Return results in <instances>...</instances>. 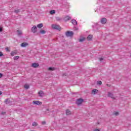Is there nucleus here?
Wrapping results in <instances>:
<instances>
[{"label": "nucleus", "mask_w": 131, "mask_h": 131, "mask_svg": "<svg viewBox=\"0 0 131 131\" xmlns=\"http://www.w3.org/2000/svg\"><path fill=\"white\" fill-rule=\"evenodd\" d=\"M98 92V90L97 89H94L92 90V94L93 95H96L97 94V92Z\"/></svg>", "instance_id": "14"}, {"label": "nucleus", "mask_w": 131, "mask_h": 131, "mask_svg": "<svg viewBox=\"0 0 131 131\" xmlns=\"http://www.w3.org/2000/svg\"><path fill=\"white\" fill-rule=\"evenodd\" d=\"M47 111H49V109H47Z\"/></svg>", "instance_id": "41"}, {"label": "nucleus", "mask_w": 131, "mask_h": 131, "mask_svg": "<svg viewBox=\"0 0 131 131\" xmlns=\"http://www.w3.org/2000/svg\"><path fill=\"white\" fill-rule=\"evenodd\" d=\"M69 20H71V17L69 16H67L64 18V20L67 22V21H69Z\"/></svg>", "instance_id": "9"}, {"label": "nucleus", "mask_w": 131, "mask_h": 131, "mask_svg": "<svg viewBox=\"0 0 131 131\" xmlns=\"http://www.w3.org/2000/svg\"><path fill=\"white\" fill-rule=\"evenodd\" d=\"M27 46H28L27 42H23L21 44V47H22V48H25V47H27Z\"/></svg>", "instance_id": "10"}, {"label": "nucleus", "mask_w": 131, "mask_h": 131, "mask_svg": "<svg viewBox=\"0 0 131 131\" xmlns=\"http://www.w3.org/2000/svg\"><path fill=\"white\" fill-rule=\"evenodd\" d=\"M40 33H41V34H45V33H46V31L41 30L40 31Z\"/></svg>", "instance_id": "24"}, {"label": "nucleus", "mask_w": 131, "mask_h": 131, "mask_svg": "<svg viewBox=\"0 0 131 131\" xmlns=\"http://www.w3.org/2000/svg\"><path fill=\"white\" fill-rule=\"evenodd\" d=\"M47 122H46V121H42L41 122V124L43 125H45V124H46Z\"/></svg>", "instance_id": "32"}, {"label": "nucleus", "mask_w": 131, "mask_h": 131, "mask_svg": "<svg viewBox=\"0 0 131 131\" xmlns=\"http://www.w3.org/2000/svg\"><path fill=\"white\" fill-rule=\"evenodd\" d=\"M16 54H17V51H12V52L11 53V56H15V55H16Z\"/></svg>", "instance_id": "15"}, {"label": "nucleus", "mask_w": 131, "mask_h": 131, "mask_svg": "<svg viewBox=\"0 0 131 131\" xmlns=\"http://www.w3.org/2000/svg\"><path fill=\"white\" fill-rule=\"evenodd\" d=\"M18 59H19V56H14V60H18Z\"/></svg>", "instance_id": "27"}, {"label": "nucleus", "mask_w": 131, "mask_h": 131, "mask_svg": "<svg viewBox=\"0 0 131 131\" xmlns=\"http://www.w3.org/2000/svg\"><path fill=\"white\" fill-rule=\"evenodd\" d=\"M52 28L53 29H56V30H61V27H60V26L59 25H52Z\"/></svg>", "instance_id": "1"}, {"label": "nucleus", "mask_w": 131, "mask_h": 131, "mask_svg": "<svg viewBox=\"0 0 131 131\" xmlns=\"http://www.w3.org/2000/svg\"><path fill=\"white\" fill-rule=\"evenodd\" d=\"M107 97L111 98L113 100H115L114 95L111 92H108Z\"/></svg>", "instance_id": "4"}, {"label": "nucleus", "mask_w": 131, "mask_h": 131, "mask_svg": "<svg viewBox=\"0 0 131 131\" xmlns=\"http://www.w3.org/2000/svg\"><path fill=\"white\" fill-rule=\"evenodd\" d=\"M17 34L18 35H21V34H22V32H21L20 31L17 30Z\"/></svg>", "instance_id": "25"}, {"label": "nucleus", "mask_w": 131, "mask_h": 131, "mask_svg": "<svg viewBox=\"0 0 131 131\" xmlns=\"http://www.w3.org/2000/svg\"><path fill=\"white\" fill-rule=\"evenodd\" d=\"M51 15H54V14H55V13H56V11L55 10H51L50 12Z\"/></svg>", "instance_id": "20"}, {"label": "nucleus", "mask_w": 131, "mask_h": 131, "mask_svg": "<svg viewBox=\"0 0 131 131\" xmlns=\"http://www.w3.org/2000/svg\"><path fill=\"white\" fill-rule=\"evenodd\" d=\"M4 54H3V52L0 51V57H3Z\"/></svg>", "instance_id": "31"}, {"label": "nucleus", "mask_w": 131, "mask_h": 131, "mask_svg": "<svg viewBox=\"0 0 131 131\" xmlns=\"http://www.w3.org/2000/svg\"><path fill=\"white\" fill-rule=\"evenodd\" d=\"M106 85H107V86H111V85H110V84H107Z\"/></svg>", "instance_id": "37"}, {"label": "nucleus", "mask_w": 131, "mask_h": 131, "mask_svg": "<svg viewBox=\"0 0 131 131\" xmlns=\"http://www.w3.org/2000/svg\"><path fill=\"white\" fill-rule=\"evenodd\" d=\"M20 12V10L19 9L15 10L14 11V12H15L16 14H18Z\"/></svg>", "instance_id": "26"}, {"label": "nucleus", "mask_w": 131, "mask_h": 131, "mask_svg": "<svg viewBox=\"0 0 131 131\" xmlns=\"http://www.w3.org/2000/svg\"><path fill=\"white\" fill-rule=\"evenodd\" d=\"M74 33L72 31H67L66 32V35L67 37H71L73 35Z\"/></svg>", "instance_id": "2"}, {"label": "nucleus", "mask_w": 131, "mask_h": 131, "mask_svg": "<svg viewBox=\"0 0 131 131\" xmlns=\"http://www.w3.org/2000/svg\"><path fill=\"white\" fill-rule=\"evenodd\" d=\"M103 60H104V58H99V61H100V62H102V61H103Z\"/></svg>", "instance_id": "33"}, {"label": "nucleus", "mask_w": 131, "mask_h": 131, "mask_svg": "<svg viewBox=\"0 0 131 131\" xmlns=\"http://www.w3.org/2000/svg\"><path fill=\"white\" fill-rule=\"evenodd\" d=\"M3 32V28H0V32Z\"/></svg>", "instance_id": "36"}, {"label": "nucleus", "mask_w": 131, "mask_h": 131, "mask_svg": "<svg viewBox=\"0 0 131 131\" xmlns=\"http://www.w3.org/2000/svg\"><path fill=\"white\" fill-rule=\"evenodd\" d=\"M37 30V27L35 26H34L31 29V31L32 32H33V33H35Z\"/></svg>", "instance_id": "5"}, {"label": "nucleus", "mask_w": 131, "mask_h": 131, "mask_svg": "<svg viewBox=\"0 0 131 131\" xmlns=\"http://www.w3.org/2000/svg\"><path fill=\"white\" fill-rule=\"evenodd\" d=\"M38 95L39 97H43L45 96V93H43V91H40L38 92Z\"/></svg>", "instance_id": "6"}, {"label": "nucleus", "mask_w": 131, "mask_h": 131, "mask_svg": "<svg viewBox=\"0 0 131 131\" xmlns=\"http://www.w3.org/2000/svg\"><path fill=\"white\" fill-rule=\"evenodd\" d=\"M1 114L2 115H5L6 114V112H2Z\"/></svg>", "instance_id": "35"}, {"label": "nucleus", "mask_w": 131, "mask_h": 131, "mask_svg": "<svg viewBox=\"0 0 131 131\" xmlns=\"http://www.w3.org/2000/svg\"><path fill=\"white\" fill-rule=\"evenodd\" d=\"M94 131H100V130L98 129H96L94 130Z\"/></svg>", "instance_id": "38"}, {"label": "nucleus", "mask_w": 131, "mask_h": 131, "mask_svg": "<svg viewBox=\"0 0 131 131\" xmlns=\"http://www.w3.org/2000/svg\"><path fill=\"white\" fill-rule=\"evenodd\" d=\"M6 51H9V48H7L6 49Z\"/></svg>", "instance_id": "39"}, {"label": "nucleus", "mask_w": 131, "mask_h": 131, "mask_svg": "<svg viewBox=\"0 0 131 131\" xmlns=\"http://www.w3.org/2000/svg\"><path fill=\"white\" fill-rule=\"evenodd\" d=\"M5 102L6 104H9V99H6Z\"/></svg>", "instance_id": "30"}, {"label": "nucleus", "mask_w": 131, "mask_h": 131, "mask_svg": "<svg viewBox=\"0 0 131 131\" xmlns=\"http://www.w3.org/2000/svg\"><path fill=\"white\" fill-rule=\"evenodd\" d=\"M32 66L33 67V68H37V67L39 66L38 63H32Z\"/></svg>", "instance_id": "11"}, {"label": "nucleus", "mask_w": 131, "mask_h": 131, "mask_svg": "<svg viewBox=\"0 0 131 131\" xmlns=\"http://www.w3.org/2000/svg\"><path fill=\"white\" fill-rule=\"evenodd\" d=\"M97 84H99V85H101V84H102V81H97Z\"/></svg>", "instance_id": "28"}, {"label": "nucleus", "mask_w": 131, "mask_h": 131, "mask_svg": "<svg viewBox=\"0 0 131 131\" xmlns=\"http://www.w3.org/2000/svg\"><path fill=\"white\" fill-rule=\"evenodd\" d=\"M37 125H38V124L36 122H34L32 123V126H37Z\"/></svg>", "instance_id": "18"}, {"label": "nucleus", "mask_w": 131, "mask_h": 131, "mask_svg": "<svg viewBox=\"0 0 131 131\" xmlns=\"http://www.w3.org/2000/svg\"><path fill=\"white\" fill-rule=\"evenodd\" d=\"M56 21H61V20H62V18L59 17H56Z\"/></svg>", "instance_id": "21"}, {"label": "nucleus", "mask_w": 131, "mask_h": 131, "mask_svg": "<svg viewBox=\"0 0 131 131\" xmlns=\"http://www.w3.org/2000/svg\"><path fill=\"white\" fill-rule=\"evenodd\" d=\"M83 102V99L81 98H79L77 100V101H76V103L77 104V105L79 106V105L81 104Z\"/></svg>", "instance_id": "3"}, {"label": "nucleus", "mask_w": 131, "mask_h": 131, "mask_svg": "<svg viewBox=\"0 0 131 131\" xmlns=\"http://www.w3.org/2000/svg\"><path fill=\"white\" fill-rule=\"evenodd\" d=\"M79 40L80 42H82L84 40V38H80V39H79Z\"/></svg>", "instance_id": "29"}, {"label": "nucleus", "mask_w": 131, "mask_h": 131, "mask_svg": "<svg viewBox=\"0 0 131 131\" xmlns=\"http://www.w3.org/2000/svg\"><path fill=\"white\" fill-rule=\"evenodd\" d=\"M42 26H43V25H42V24H39L37 26V27H38V28H41V27H42Z\"/></svg>", "instance_id": "19"}, {"label": "nucleus", "mask_w": 131, "mask_h": 131, "mask_svg": "<svg viewBox=\"0 0 131 131\" xmlns=\"http://www.w3.org/2000/svg\"><path fill=\"white\" fill-rule=\"evenodd\" d=\"M71 23L72 24H73V25H77V21H76L75 19H72L71 20Z\"/></svg>", "instance_id": "12"}, {"label": "nucleus", "mask_w": 131, "mask_h": 131, "mask_svg": "<svg viewBox=\"0 0 131 131\" xmlns=\"http://www.w3.org/2000/svg\"><path fill=\"white\" fill-rule=\"evenodd\" d=\"M24 88H25V89H26L27 90V89H29V85H27V84H25Z\"/></svg>", "instance_id": "23"}, {"label": "nucleus", "mask_w": 131, "mask_h": 131, "mask_svg": "<svg viewBox=\"0 0 131 131\" xmlns=\"http://www.w3.org/2000/svg\"><path fill=\"white\" fill-rule=\"evenodd\" d=\"M93 38V35H90L87 37V40H91Z\"/></svg>", "instance_id": "13"}, {"label": "nucleus", "mask_w": 131, "mask_h": 131, "mask_svg": "<svg viewBox=\"0 0 131 131\" xmlns=\"http://www.w3.org/2000/svg\"><path fill=\"white\" fill-rule=\"evenodd\" d=\"M2 94H3V92H2V91H0V96L1 95H2Z\"/></svg>", "instance_id": "40"}, {"label": "nucleus", "mask_w": 131, "mask_h": 131, "mask_svg": "<svg viewBox=\"0 0 131 131\" xmlns=\"http://www.w3.org/2000/svg\"><path fill=\"white\" fill-rule=\"evenodd\" d=\"M48 70H49L50 71H54L56 70V68L50 67V68H49Z\"/></svg>", "instance_id": "16"}, {"label": "nucleus", "mask_w": 131, "mask_h": 131, "mask_svg": "<svg viewBox=\"0 0 131 131\" xmlns=\"http://www.w3.org/2000/svg\"><path fill=\"white\" fill-rule=\"evenodd\" d=\"M114 115H115L116 116H118V115H119V113L115 112L114 113Z\"/></svg>", "instance_id": "22"}, {"label": "nucleus", "mask_w": 131, "mask_h": 131, "mask_svg": "<svg viewBox=\"0 0 131 131\" xmlns=\"http://www.w3.org/2000/svg\"><path fill=\"white\" fill-rule=\"evenodd\" d=\"M3 74H2V73H0V78H2V77H3Z\"/></svg>", "instance_id": "34"}, {"label": "nucleus", "mask_w": 131, "mask_h": 131, "mask_svg": "<svg viewBox=\"0 0 131 131\" xmlns=\"http://www.w3.org/2000/svg\"><path fill=\"white\" fill-rule=\"evenodd\" d=\"M100 22L102 24H106V23L107 22V19H106V18H103L101 19Z\"/></svg>", "instance_id": "8"}, {"label": "nucleus", "mask_w": 131, "mask_h": 131, "mask_svg": "<svg viewBox=\"0 0 131 131\" xmlns=\"http://www.w3.org/2000/svg\"><path fill=\"white\" fill-rule=\"evenodd\" d=\"M71 114V112L69 111V110H67L66 111V115H70Z\"/></svg>", "instance_id": "17"}, {"label": "nucleus", "mask_w": 131, "mask_h": 131, "mask_svg": "<svg viewBox=\"0 0 131 131\" xmlns=\"http://www.w3.org/2000/svg\"><path fill=\"white\" fill-rule=\"evenodd\" d=\"M33 104H35V105H38V106H39V105H41V104H42L41 103V102H40L39 101H33Z\"/></svg>", "instance_id": "7"}]
</instances>
